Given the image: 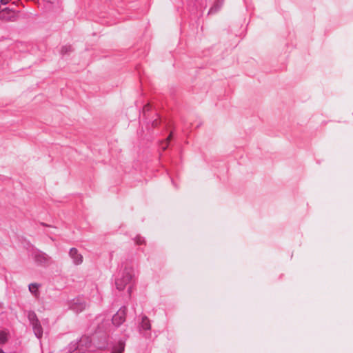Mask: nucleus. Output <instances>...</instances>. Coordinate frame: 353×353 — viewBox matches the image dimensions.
Segmentation results:
<instances>
[{"instance_id":"1","label":"nucleus","mask_w":353,"mask_h":353,"mask_svg":"<svg viewBox=\"0 0 353 353\" xmlns=\"http://www.w3.org/2000/svg\"><path fill=\"white\" fill-rule=\"evenodd\" d=\"M134 277V269L131 266L125 265L115 279L116 288L119 291H122L128 287V292L129 296H130L132 292L131 283Z\"/></svg>"},{"instance_id":"2","label":"nucleus","mask_w":353,"mask_h":353,"mask_svg":"<svg viewBox=\"0 0 353 353\" xmlns=\"http://www.w3.org/2000/svg\"><path fill=\"white\" fill-rule=\"evenodd\" d=\"M92 340L89 336H82L72 341L63 350V353H88L92 350Z\"/></svg>"},{"instance_id":"3","label":"nucleus","mask_w":353,"mask_h":353,"mask_svg":"<svg viewBox=\"0 0 353 353\" xmlns=\"http://www.w3.org/2000/svg\"><path fill=\"white\" fill-rule=\"evenodd\" d=\"M32 256L38 265H46L50 260V257L47 254L39 250H34Z\"/></svg>"},{"instance_id":"4","label":"nucleus","mask_w":353,"mask_h":353,"mask_svg":"<svg viewBox=\"0 0 353 353\" xmlns=\"http://www.w3.org/2000/svg\"><path fill=\"white\" fill-rule=\"evenodd\" d=\"M127 307H121L117 312L112 316V322L116 327H119L125 321Z\"/></svg>"},{"instance_id":"5","label":"nucleus","mask_w":353,"mask_h":353,"mask_svg":"<svg viewBox=\"0 0 353 353\" xmlns=\"http://www.w3.org/2000/svg\"><path fill=\"white\" fill-rule=\"evenodd\" d=\"M69 256L72 259L73 263L76 265H80L83 262V256L75 248H70Z\"/></svg>"},{"instance_id":"6","label":"nucleus","mask_w":353,"mask_h":353,"mask_svg":"<svg viewBox=\"0 0 353 353\" xmlns=\"http://www.w3.org/2000/svg\"><path fill=\"white\" fill-rule=\"evenodd\" d=\"M32 327V330L35 336L37 339H41L43 336V328L40 321L30 324Z\"/></svg>"},{"instance_id":"7","label":"nucleus","mask_w":353,"mask_h":353,"mask_svg":"<svg viewBox=\"0 0 353 353\" xmlns=\"http://www.w3.org/2000/svg\"><path fill=\"white\" fill-rule=\"evenodd\" d=\"M224 0H216L214 5L210 8L209 10L208 14H216L217 12L220 10L223 4Z\"/></svg>"},{"instance_id":"8","label":"nucleus","mask_w":353,"mask_h":353,"mask_svg":"<svg viewBox=\"0 0 353 353\" xmlns=\"http://www.w3.org/2000/svg\"><path fill=\"white\" fill-rule=\"evenodd\" d=\"M139 327L141 330L149 331L151 329V324L150 319L146 316H143L141 322L140 323Z\"/></svg>"},{"instance_id":"9","label":"nucleus","mask_w":353,"mask_h":353,"mask_svg":"<svg viewBox=\"0 0 353 353\" xmlns=\"http://www.w3.org/2000/svg\"><path fill=\"white\" fill-rule=\"evenodd\" d=\"M125 350V343L119 341L112 347V353H123Z\"/></svg>"},{"instance_id":"10","label":"nucleus","mask_w":353,"mask_h":353,"mask_svg":"<svg viewBox=\"0 0 353 353\" xmlns=\"http://www.w3.org/2000/svg\"><path fill=\"white\" fill-rule=\"evenodd\" d=\"M10 11H12V10L10 9L9 8H6L5 9L2 10V11L0 12V19H6L7 21H14L16 19V17L14 15H11L8 17L5 16L6 12H9Z\"/></svg>"},{"instance_id":"11","label":"nucleus","mask_w":353,"mask_h":353,"mask_svg":"<svg viewBox=\"0 0 353 353\" xmlns=\"http://www.w3.org/2000/svg\"><path fill=\"white\" fill-rule=\"evenodd\" d=\"M188 6L199 9L203 4V0H187Z\"/></svg>"},{"instance_id":"12","label":"nucleus","mask_w":353,"mask_h":353,"mask_svg":"<svg viewBox=\"0 0 353 353\" xmlns=\"http://www.w3.org/2000/svg\"><path fill=\"white\" fill-rule=\"evenodd\" d=\"M86 304L85 303H75L72 306V309L76 312H81L85 310Z\"/></svg>"},{"instance_id":"13","label":"nucleus","mask_w":353,"mask_h":353,"mask_svg":"<svg viewBox=\"0 0 353 353\" xmlns=\"http://www.w3.org/2000/svg\"><path fill=\"white\" fill-rule=\"evenodd\" d=\"M28 319L30 324L39 321V320L38 319V318L37 316V314H35V312L34 311H30L28 312Z\"/></svg>"},{"instance_id":"14","label":"nucleus","mask_w":353,"mask_h":353,"mask_svg":"<svg viewBox=\"0 0 353 353\" xmlns=\"http://www.w3.org/2000/svg\"><path fill=\"white\" fill-rule=\"evenodd\" d=\"M39 286H40V285L37 283H30L28 285L29 291L32 294H36L37 293V292H38V288H39Z\"/></svg>"},{"instance_id":"15","label":"nucleus","mask_w":353,"mask_h":353,"mask_svg":"<svg viewBox=\"0 0 353 353\" xmlns=\"http://www.w3.org/2000/svg\"><path fill=\"white\" fill-rule=\"evenodd\" d=\"M8 339V333L5 330H0V344L6 343Z\"/></svg>"},{"instance_id":"16","label":"nucleus","mask_w":353,"mask_h":353,"mask_svg":"<svg viewBox=\"0 0 353 353\" xmlns=\"http://www.w3.org/2000/svg\"><path fill=\"white\" fill-rule=\"evenodd\" d=\"M71 51H72L71 46H68V45L63 46H62V48L61 49V54L62 55H65V54H68Z\"/></svg>"},{"instance_id":"17","label":"nucleus","mask_w":353,"mask_h":353,"mask_svg":"<svg viewBox=\"0 0 353 353\" xmlns=\"http://www.w3.org/2000/svg\"><path fill=\"white\" fill-rule=\"evenodd\" d=\"M134 241H135L136 244L141 245V244H143L145 243V239H144L143 237L138 235V236H136V238L134 239Z\"/></svg>"},{"instance_id":"18","label":"nucleus","mask_w":353,"mask_h":353,"mask_svg":"<svg viewBox=\"0 0 353 353\" xmlns=\"http://www.w3.org/2000/svg\"><path fill=\"white\" fill-rule=\"evenodd\" d=\"M172 137V133L171 132L169 134V136L167 137V139H166V144H165V145L163 146V150H165L167 148V147L168 146L169 142L171 140Z\"/></svg>"},{"instance_id":"19","label":"nucleus","mask_w":353,"mask_h":353,"mask_svg":"<svg viewBox=\"0 0 353 353\" xmlns=\"http://www.w3.org/2000/svg\"><path fill=\"white\" fill-rule=\"evenodd\" d=\"M150 110V105H146L143 107V112H146V111H148Z\"/></svg>"},{"instance_id":"20","label":"nucleus","mask_w":353,"mask_h":353,"mask_svg":"<svg viewBox=\"0 0 353 353\" xmlns=\"http://www.w3.org/2000/svg\"><path fill=\"white\" fill-rule=\"evenodd\" d=\"M10 0H1V3L3 5L7 4Z\"/></svg>"},{"instance_id":"21","label":"nucleus","mask_w":353,"mask_h":353,"mask_svg":"<svg viewBox=\"0 0 353 353\" xmlns=\"http://www.w3.org/2000/svg\"><path fill=\"white\" fill-rule=\"evenodd\" d=\"M158 123H159L158 121L157 120H154V121H152V126L153 127H157L158 125Z\"/></svg>"},{"instance_id":"22","label":"nucleus","mask_w":353,"mask_h":353,"mask_svg":"<svg viewBox=\"0 0 353 353\" xmlns=\"http://www.w3.org/2000/svg\"><path fill=\"white\" fill-rule=\"evenodd\" d=\"M183 123L184 128H188V126L187 125V124L185 123L184 121H183Z\"/></svg>"},{"instance_id":"23","label":"nucleus","mask_w":353,"mask_h":353,"mask_svg":"<svg viewBox=\"0 0 353 353\" xmlns=\"http://www.w3.org/2000/svg\"><path fill=\"white\" fill-rule=\"evenodd\" d=\"M0 353H5V352L2 350V349L0 348Z\"/></svg>"}]
</instances>
